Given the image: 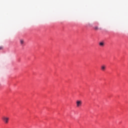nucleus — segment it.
<instances>
[{
    "label": "nucleus",
    "mask_w": 128,
    "mask_h": 128,
    "mask_svg": "<svg viewBox=\"0 0 128 128\" xmlns=\"http://www.w3.org/2000/svg\"><path fill=\"white\" fill-rule=\"evenodd\" d=\"M2 120H3L4 122L6 124H8V121L10 120V118L6 116H4L2 117Z\"/></svg>",
    "instance_id": "obj_1"
},
{
    "label": "nucleus",
    "mask_w": 128,
    "mask_h": 128,
    "mask_svg": "<svg viewBox=\"0 0 128 128\" xmlns=\"http://www.w3.org/2000/svg\"><path fill=\"white\" fill-rule=\"evenodd\" d=\"M82 100H77L76 102L77 108H79V106H82Z\"/></svg>",
    "instance_id": "obj_2"
},
{
    "label": "nucleus",
    "mask_w": 128,
    "mask_h": 128,
    "mask_svg": "<svg viewBox=\"0 0 128 128\" xmlns=\"http://www.w3.org/2000/svg\"><path fill=\"white\" fill-rule=\"evenodd\" d=\"M101 70H102V72H104V70H106V65H102L101 66Z\"/></svg>",
    "instance_id": "obj_3"
},
{
    "label": "nucleus",
    "mask_w": 128,
    "mask_h": 128,
    "mask_svg": "<svg viewBox=\"0 0 128 128\" xmlns=\"http://www.w3.org/2000/svg\"><path fill=\"white\" fill-rule=\"evenodd\" d=\"M20 44L21 46H22L24 44V40H20Z\"/></svg>",
    "instance_id": "obj_4"
},
{
    "label": "nucleus",
    "mask_w": 128,
    "mask_h": 128,
    "mask_svg": "<svg viewBox=\"0 0 128 128\" xmlns=\"http://www.w3.org/2000/svg\"><path fill=\"white\" fill-rule=\"evenodd\" d=\"M99 45L100 46H104V42H100Z\"/></svg>",
    "instance_id": "obj_5"
},
{
    "label": "nucleus",
    "mask_w": 128,
    "mask_h": 128,
    "mask_svg": "<svg viewBox=\"0 0 128 128\" xmlns=\"http://www.w3.org/2000/svg\"><path fill=\"white\" fill-rule=\"evenodd\" d=\"M94 28L96 30H98V26H95Z\"/></svg>",
    "instance_id": "obj_6"
},
{
    "label": "nucleus",
    "mask_w": 128,
    "mask_h": 128,
    "mask_svg": "<svg viewBox=\"0 0 128 128\" xmlns=\"http://www.w3.org/2000/svg\"><path fill=\"white\" fill-rule=\"evenodd\" d=\"M0 50H2V46L0 47Z\"/></svg>",
    "instance_id": "obj_7"
},
{
    "label": "nucleus",
    "mask_w": 128,
    "mask_h": 128,
    "mask_svg": "<svg viewBox=\"0 0 128 128\" xmlns=\"http://www.w3.org/2000/svg\"><path fill=\"white\" fill-rule=\"evenodd\" d=\"M0 85H1V84H0Z\"/></svg>",
    "instance_id": "obj_8"
}]
</instances>
